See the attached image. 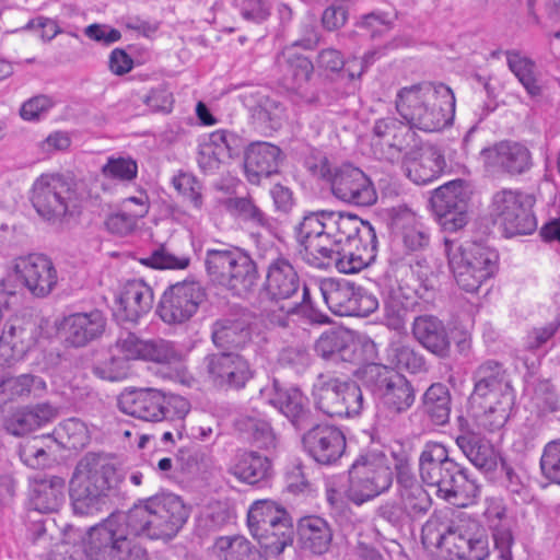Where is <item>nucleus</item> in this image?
<instances>
[{"mask_svg":"<svg viewBox=\"0 0 560 560\" xmlns=\"http://www.w3.org/2000/svg\"><path fill=\"white\" fill-rule=\"evenodd\" d=\"M206 361L209 375L221 386L241 389L254 376L247 360L234 352L211 354Z\"/></svg>","mask_w":560,"mask_h":560,"instance_id":"23","label":"nucleus"},{"mask_svg":"<svg viewBox=\"0 0 560 560\" xmlns=\"http://www.w3.org/2000/svg\"><path fill=\"white\" fill-rule=\"evenodd\" d=\"M121 412L147 422L184 420L190 402L183 396L154 387H131L122 390L117 399Z\"/></svg>","mask_w":560,"mask_h":560,"instance_id":"7","label":"nucleus"},{"mask_svg":"<svg viewBox=\"0 0 560 560\" xmlns=\"http://www.w3.org/2000/svg\"><path fill=\"white\" fill-rule=\"evenodd\" d=\"M57 415L56 407L42 402L13 411L7 417L4 427L12 435L21 436L51 422Z\"/></svg>","mask_w":560,"mask_h":560,"instance_id":"33","label":"nucleus"},{"mask_svg":"<svg viewBox=\"0 0 560 560\" xmlns=\"http://www.w3.org/2000/svg\"><path fill=\"white\" fill-rule=\"evenodd\" d=\"M514 396L511 386H499L497 389H486L481 386L470 396L471 407L480 424L493 432L501 429L510 417Z\"/></svg>","mask_w":560,"mask_h":560,"instance_id":"19","label":"nucleus"},{"mask_svg":"<svg viewBox=\"0 0 560 560\" xmlns=\"http://www.w3.org/2000/svg\"><path fill=\"white\" fill-rule=\"evenodd\" d=\"M412 335L427 350L440 358H446L451 350V340L445 325L436 316L420 315L413 319Z\"/></svg>","mask_w":560,"mask_h":560,"instance_id":"32","label":"nucleus"},{"mask_svg":"<svg viewBox=\"0 0 560 560\" xmlns=\"http://www.w3.org/2000/svg\"><path fill=\"white\" fill-rule=\"evenodd\" d=\"M106 328V318L102 312L74 313L65 318L66 341L73 347H84L100 338Z\"/></svg>","mask_w":560,"mask_h":560,"instance_id":"30","label":"nucleus"},{"mask_svg":"<svg viewBox=\"0 0 560 560\" xmlns=\"http://www.w3.org/2000/svg\"><path fill=\"white\" fill-rule=\"evenodd\" d=\"M392 226L396 237L409 253L423 250L430 243L428 229L407 206L393 208Z\"/></svg>","mask_w":560,"mask_h":560,"instance_id":"27","label":"nucleus"},{"mask_svg":"<svg viewBox=\"0 0 560 560\" xmlns=\"http://www.w3.org/2000/svg\"><path fill=\"white\" fill-rule=\"evenodd\" d=\"M412 305V296H408L402 288H392L384 300L383 324L396 331L404 330Z\"/></svg>","mask_w":560,"mask_h":560,"instance_id":"40","label":"nucleus"},{"mask_svg":"<svg viewBox=\"0 0 560 560\" xmlns=\"http://www.w3.org/2000/svg\"><path fill=\"white\" fill-rule=\"evenodd\" d=\"M419 471L423 483L435 494L456 506H467L479 493V487L459 464L450 457L441 443L429 442L419 457Z\"/></svg>","mask_w":560,"mask_h":560,"instance_id":"3","label":"nucleus"},{"mask_svg":"<svg viewBox=\"0 0 560 560\" xmlns=\"http://www.w3.org/2000/svg\"><path fill=\"white\" fill-rule=\"evenodd\" d=\"M153 305V291L143 280L128 281L116 300L114 315L119 322L136 323Z\"/></svg>","mask_w":560,"mask_h":560,"instance_id":"24","label":"nucleus"},{"mask_svg":"<svg viewBox=\"0 0 560 560\" xmlns=\"http://www.w3.org/2000/svg\"><path fill=\"white\" fill-rule=\"evenodd\" d=\"M65 489L66 481L63 478L47 476L35 481L31 503L38 512H56L65 501Z\"/></svg>","mask_w":560,"mask_h":560,"instance_id":"38","label":"nucleus"},{"mask_svg":"<svg viewBox=\"0 0 560 560\" xmlns=\"http://www.w3.org/2000/svg\"><path fill=\"white\" fill-rule=\"evenodd\" d=\"M355 285L351 282H322L319 290L329 310L340 316H349Z\"/></svg>","mask_w":560,"mask_h":560,"instance_id":"43","label":"nucleus"},{"mask_svg":"<svg viewBox=\"0 0 560 560\" xmlns=\"http://www.w3.org/2000/svg\"><path fill=\"white\" fill-rule=\"evenodd\" d=\"M189 509L174 493H159L133 505L127 513H112L90 528L85 544L89 560H140L137 537L171 539L184 526Z\"/></svg>","mask_w":560,"mask_h":560,"instance_id":"1","label":"nucleus"},{"mask_svg":"<svg viewBox=\"0 0 560 560\" xmlns=\"http://www.w3.org/2000/svg\"><path fill=\"white\" fill-rule=\"evenodd\" d=\"M16 281L36 299L47 298L57 287L58 271L52 260L44 254H28L11 262Z\"/></svg>","mask_w":560,"mask_h":560,"instance_id":"15","label":"nucleus"},{"mask_svg":"<svg viewBox=\"0 0 560 560\" xmlns=\"http://www.w3.org/2000/svg\"><path fill=\"white\" fill-rule=\"evenodd\" d=\"M271 463L267 456L254 451H240L229 468V472L243 482L255 485L269 477Z\"/></svg>","mask_w":560,"mask_h":560,"instance_id":"36","label":"nucleus"},{"mask_svg":"<svg viewBox=\"0 0 560 560\" xmlns=\"http://www.w3.org/2000/svg\"><path fill=\"white\" fill-rule=\"evenodd\" d=\"M269 398L270 405L278 409L295 429H305L313 424V412L308 398L296 387L282 388L277 382Z\"/></svg>","mask_w":560,"mask_h":560,"instance_id":"25","label":"nucleus"},{"mask_svg":"<svg viewBox=\"0 0 560 560\" xmlns=\"http://www.w3.org/2000/svg\"><path fill=\"white\" fill-rule=\"evenodd\" d=\"M469 198V186L463 179L451 180L433 191L430 203L445 230L457 231L466 225Z\"/></svg>","mask_w":560,"mask_h":560,"instance_id":"17","label":"nucleus"},{"mask_svg":"<svg viewBox=\"0 0 560 560\" xmlns=\"http://www.w3.org/2000/svg\"><path fill=\"white\" fill-rule=\"evenodd\" d=\"M203 264L209 280L234 295L245 296L257 287V265L238 247L219 244L217 247L207 248Z\"/></svg>","mask_w":560,"mask_h":560,"instance_id":"6","label":"nucleus"},{"mask_svg":"<svg viewBox=\"0 0 560 560\" xmlns=\"http://www.w3.org/2000/svg\"><path fill=\"white\" fill-rule=\"evenodd\" d=\"M144 217V206L140 211L125 209L108 214L104 221L105 229L115 235L125 236L135 231L138 220Z\"/></svg>","mask_w":560,"mask_h":560,"instance_id":"55","label":"nucleus"},{"mask_svg":"<svg viewBox=\"0 0 560 560\" xmlns=\"http://www.w3.org/2000/svg\"><path fill=\"white\" fill-rule=\"evenodd\" d=\"M445 253L456 283L466 292H476L498 268L497 252L480 243L445 238Z\"/></svg>","mask_w":560,"mask_h":560,"instance_id":"8","label":"nucleus"},{"mask_svg":"<svg viewBox=\"0 0 560 560\" xmlns=\"http://www.w3.org/2000/svg\"><path fill=\"white\" fill-rule=\"evenodd\" d=\"M456 444L469 462L483 472L493 471L498 465L497 454L489 442L468 430H462Z\"/></svg>","mask_w":560,"mask_h":560,"instance_id":"35","label":"nucleus"},{"mask_svg":"<svg viewBox=\"0 0 560 560\" xmlns=\"http://www.w3.org/2000/svg\"><path fill=\"white\" fill-rule=\"evenodd\" d=\"M144 341L145 340L140 339L136 334L124 330L118 335L112 350L122 355L128 362L130 360H142Z\"/></svg>","mask_w":560,"mask_h":560,"instance_id":"61","label":"nucleus"},{"mask_svg":"<svg viewBox=\"0 0 560 560\" xmlns=\"http://www.w3.org/2000/svg\"><path fill=\"white\" fill-rule=\"evenodd\" d=\"M388 361L399 370L418 373L424 368V360L412 347L395 342L387 349Z\"/></svg>","mask_w":560,"mask_h":560,"instance_id":"51","label":"nucleus"},{"mask_svg":"<svg viewBox=\"0 0 560 560\" xmlns=\"http://www.w3.org/2000/svg\"><path fill=\"white\" fill-rule=\"evenodd\" d=\"M278 65L287 71L298 84L299 89L302 83H306L313 73V63L305 56L298 55L292 50H287L277 59Z\"/></svg>","mask_w":560,"mask_h":560,"instance_id":"52","label":"nucleus"},{"mask_svg":"<svg viewBox=\"0 0 560 560\" xmlns=\"http://www.w3.org/2000/svg\"><path fill=\"white\" fill-rule=\"evenodd\" d=\"M39 335V325L32 315L11 317L0 335V357L4 362L22 359L35 346Z\"/></svg>","mask_w":560,"mask_h":560,"instance_id":"21","label":"nucleus"},{"mask_svg":"<svg viewBox=\"0 0 560 560\" xmlns=\"http://www.w3.org/2000/svg\"><path fill=\"white\" fill-rule=\"evenodd\" d=\"M237 428L257 447L270 448L275 446L276 436L267 421L253 417H243L237 421Z\"/></svg>","mask_w":560,"mask_h":560,"instance_id":"50","label":"nucleus"},{"mask_svg":"<svg viewBox=\"0 0 560 560\" xmlns=\"http://www.w3.org/2000/svg\"><path fill=\"white\" fill-rule=\"evenodd\" d=\"M300 287V277L287 258L279 256L270 261L264 290L271 300L290 299L298 294Z\"/></svg>","mask_w":560,"mask_h":560,"instance_id":"28","label":"nucleus"},{"mask_svg":"<svg viewBox=\"0 0 560 560\" xmlns=\"http://www.w3.org/2000/svg\"><path fill=\"white\" fill-rule=\"evenodd\" d=\"M423 408L434 424L447 423L451 413V395L447 387L441 383L431 385L424 393Z\"/></svg>","mask_w":560,"mask_h":560,"instance_id":"44","label":"nucleus"},{"mask_svg":"<svg viewBox=\"0 0 560 560\" xmlns=\"http://www.w3.org/2000/svg\"><path fill=\"white\" fill-rule=\"evenodd\" d=\"M288 513L271 500H258L254 502L247 514V525L252 536L259 532H266L265 526H270L272 522L280 521Z\"/></svg>","mask_w":560,"mask_h":560,"instance_id":"46","label":"nucleus"},{"mask_svg":"<svg viewBox=\"0 0 560 560\" xmlns=\"http://www.w3.org/2000/svg\"><path fill=\"white\" fill-rule=\"evenodd\" d=\"M173 186L185 199H187L195 209L202 207L201 184L195 176L188 173H179L173 177Z\"/></svg>","mask_w":560,"mask_h":560,"instance_id":"60","label":"nucleus"},{"mask_svg":"<svg viewBox=\"0 0 560 560\" xmlns=\"http://www.w3.org/2000/svg\"><path fill=\"white\" fill-rule=\"evenodd\" d=\"M312 394L316 409L328 417H357L364 407L363 393L353 381L319 375Z\"/></svg>","mask_w":560,"mask_h":560,"instance_id":"10","label":"nucleus"},{"mask_svg":"<svg viewBox=\"0 0 560 560\" xmlns=\"http://www.w3.org/2000/svg\"><path fill=\"white\" fill-rule=\"evenodd\" d=\"M422 542L445 549L463 560H485L489 556V540L485 528L475 520L448 521L433 514L421 530Z\"/></svg>","mask_w":560,"mask_h":560,"instance_id":"4","label":"nucleus"},{"mask_svg":"<svg viewBox=\"0 0 560 560\" xmlns=\"http://www.w3.org/2000/svg\"><path fill=\"white\" fill-rule=\"evenodd\" d=\"M364 374L380 399V412L396 417L415 402L413 387L401 374L381 364L369 365Z\"/></svg>","mask_w":560,"mask_h":560,"instance_id":"14","label":"nucleus"},{"mask_svg":"<svg viewBox=\"0 0 560 560\" xmlns=\"http://www.w3.org/2000/svg\"><path fill=\"white\" fill-rule=\"evenodd\" d=\"M205 300L206 291L199 282H177L163 293L158 313L166 324H184L197 313Z\"/></svg>","mask_w":560,"mask_h":560,"instance_id":"16","label":"nucleus"},{"mask_svg":"<svg viewBox=\"0 0 560 560\" xmlns=\"http://www.w3.org/2000/svg\"><path fill=\"white\" fill-rule=\"evenodd\" d=\"M144 262L156 269H185L189 266L190 258L187 256H176L162 247L154 250Z\"/></svg>","mask_w":560,"mask_h":560,"instance_id":"64","label":"nucleus"},{"mask_svg":"<svg viewBox=\"0 0 560 560\" xmlns=\"http://www.w3.org/2000/svg\"><path fill=\"white\" fill-rule=\"evenodd\" d=\"M115 467L100 455L86 454L77 464L72 474L69 494L74 514L94 515L102 511L113 490Z\"/></svg>","mask_w":560,"mask_h":560,"instance_id":"5","label":"nucleus"},{"mask_svg":"<svg viewBox=\"0 0 560 560\" xmlns=\"http://www.w3.org/2000/svg\"><path fill=\"white\" fill-rule=\"evenodd\" d=\"M327 228L330 235L336 237L341 246H349L361 241H369L376 237L374 228L368 221L361 220L358 215L342 212H329L327 215Z\"/></svg>","mask_w":560,"mask_h":560,"instance_id":"31","label":"nucleus"},{"mask_svg":"<svg viewBox=\"0 0 560 560\" xmlns=\"http://www.w3.org/2000/svg\"><path fill=\"white\" fill-rule=\"evenodd\" d=\"M508 66L530 96L541 94V88L535 74L536 65L533 60L518 52H508Z\"/></svg>","mask_w":560,"mask_h":560,"instance_id":"49","label":"nucleus"},{"mask_svg":"<svg viewBox=\"0 0 560 560\" xmlns=\"http://www.w3.org/2000/svg\"><path fill=\"white\" fill-rule=\"evenodd\" d=\"M300 542L303 549L322 555L326 552L332 539L328 523L319 516H306L298 525Z\"/></svg>","mask_w":560,"mask_h":560,"instance_id":"39","label":"nucleus"},{"mask_svg":"<svg viewBox=\"0 0 560 560\" xmlns=\"http://www.w3.org/2000/svg\"><path fill=\"white\" fill-rule=\"evenodd\" d=\"M342 250L336 237L325 230L304 247V259L313 267L324 269L332 266L336 255Z\"/></svg>","mask_w":560,"mask_h":560,"instance_id":"41","label":"nucleus"},{"mask_svg":"<svg viewBox=\"0 0 560 560\" xmlns=\"http://www.w3.org/2000/svg\"><path fill=\"white\" fill-rule=\"evenodd\" d=\"M540 470L547 480L560 485V439L545 445L540 457Z\"/></svg>","mask_w":560,"mask_h":560,"instance_id":"58","label":"nucleus"},{"mask_svg":"<svg viewBox=\"0 0 560 560\" xmlns=\"http://www.w3.org/2000/svg\"><path fill=\"white\" fill-rule=\"evenodd\" d=\"M92 371L94 375L102 380L110 382L121 381L128 376L129 362L122 355L115 352L109 358L96 363Z\"/></svg>","mask_w":560,"mask_h":560,"instance_id":"57","label":"nucleus"},{"mask_svg":"<svg viewBox=\"0 0 560 560\" xmlns=\"http://www.w3.org/2000/svg\"><path fill=\"white\" fill-rule=\"evenodd\" d=\"M302 435V445L307 455L320 465H334L347 447L346 435L337 425L329 423L311 424Z\"/></svg>","mask_w":560,"mask_h":560,"instance_id":"20","label":"nucleus"},{"mask_svg":"<svg viewBox=\"0 0 560 560\" xmlns=\"http://www.w3.org/2000/svg\"><path fill=\"white\" fill-rule=\"evenodd\" d=\"M142 360L155 363H172L180 359L179 351L172 341L156 338L144 341Z\"/></svg>","mask_w":560,"mask_h":560,"instance_id":"54","label":"nucleus"},{"mask_svg":"<svg viewBox=\"0 0 560 560\" xmlns=\"http://www.w3.org/2000/svg\"><path fill=\"white\" fill-rule=\"evenodd\" d=\"M332 266L342 273H354L369 266L376 257L377 237H372L368 242L361 241L349 246H341Z\"/></svg>","mask_w":560,"mask_h":560,"instance_id":"37","label":"nucleus"},{"mask_svg":"<svg viewBox=\"0 0 560 560\" xmlns=\"http://www.w3.org/2000/svg\"><path fill=\"white\" fill-rule=\"evenodd\" d=\"M405 154V173L417 185L431 183L446 166L444 155L433 145H425L416 152L408 151Z\"/></svg>","mask_w":560,"mask_h":560,"instance_id":"26","label":"nucleus"},{"mask_svg":"<svg viewBox=\"0 0 560 560\" xmlns=\"http://www.w3.org/2000/svg\"><path fill=\"white\" fill-rule=\"evenodd\" d=\"M348 499L361 505L383 492L393 483V470L389 458L381 452L361 455L349 469Z\"/></svg>","mask_w":560,"mask_h":560,"instance_id":"9","label":"nucleus"},{"mask_svg":"<svg viewBox=\"0 0 560 560\" xmlns=\"http://www.w3.org/2000/svg\"><path fill=\"white\" fill-rule=\"evenodd\" d=\"M475 388L485 386L486 389H497L499 386H511L505 377L504 370L497 361H486L475 372Z\"/></svg>","mask_w":560,"mask_h":560,"instance_id":"56","label":"nucleus"},{"mask_svg":"<svg viewBox=\"0 0 560 560\" xmlns=\"http://www.w3.org/2000/svg\"><path fill=\"white\" fill-rule=\"evenodd\" d=\"M534 198L521 190L503 188L491 200L490 214L506 236L527 235L537 228Z\"/></svg>","mask_w":560,"mask_h":560,"instance_id":"11","label":"nucleus"},{"mask_svg":"<svg viewBox=\"0 0 560 560\" xmlns=\"http://www.w3.org/2000/svg\"><path fill=\"white\" fill-rule=\"evenodd\" d=\"M480 158L488 170L521 175L532 165V153L523 143L502 140L481 150Z\"/></svg>","mask_w":560,"mask_h":560,"instance_id":"22","label":"nucleus"},{"mask_svg":"<svg viewBox=\"0 0 560 560\" xmlns=\"http://www.w3.org/2000/svg\"><path fill=\"white\" fill-rule=\"evenodd\" d=\"M31 201L45 220L57 222L78 210L77 192L61 176L44 174L33 184Z\"/></svg>","mask_w":560,"mask_h":560,"instance_id":"12","label":"nucleus"},{"mask_svg":"<svg viewBox=\"0 0 560 560\" xmlns=\"http://www.w3.org/2000/svg\"><path fill=\"white\" fill-rule=\"evenodd\" d=\"M319 174L328 182L332 196L341 202L357 207H370L377 200L371 178L352 164L330 168L325 160Z\"/></svg>","mask_w":560,"mask_h":560,"instance_id":"13","label":"nucleus"},{"mask_svg":"<svg viewBox=\"0 0 560 560\" xmlns=\"http://www.w3.org/2000/svg\"><path fill=\"white\" fill-rule=\"evenodd\" d=\"M399 494L404 509L410 520L422 516L431 506L428 492L419 483L408 466H400L397 472Z\"/></svg>","mask_w":560,"mask_h":560,"instance_id":"34","label":"nucleus"},{"mask_svg":"<svg viewBox=\"0 0 560 560\" xmlns=\"http://www.w3.org/2000/svg\"><path fill=\"white\" fill-rule=\"evenodd\" d=\"M215 548L222 553L223 560H268L245 537H220Z\"/></svg>","mask_w":560,"mask_h":560,"instance_id":"48","label":"nucleus"},{"mask_svg":"<svg viewBox=\"0 0 560 560\" xmlns=\"http://www.w3.org/2000/svg\"><path fill=\"white\" fill-rule=\"evenodd\" d=\"M59 435L66 439L69 448H80L88 442V430L79 419H67L59 428Z\"/></svg>","mask_w":560,"mask_h":560,"instance_id":"63","label":"nucleus"},{"mask_svg":"<svg viewBox=\"0 0 560 560\" xmlns=\"http://www.w3.org/2000/svg\"><path fill=\"white\" fill-rule=\"evenodd\" d=\"M105 177L118 180H132L138 173L137 163L130 158H110L102 167Z\"/></svg>","mask_w":560,"mask_h":560,"instance_id":"62","label":"nucleus"},{"mask_svg":"<svg viewBox=\"0 0 560 560\" xmlns=\"http://www.w3.org/2000/svg\"><path fill=\"white\" fill-rule=\"evenodd\" d=\"M329 212L320 211L305 215L299 224L298 240L305 247L310 241L317 237L327 228V215Z\"/></svg>","mask_w":560,"mask_h":560,"instance_id":"59","label":"nucleus"},{"mask_svg":"<svg viewBox=\"0 0 560 560\" xmlns=\"http://www.w3.org/2000/svg\"><path fill=\"white\" fill-rule=\"evenodd\" d=\"M350 341V334L343 328H330L324 331L315 342V351L324 359L345 350Z\"/></svg>","mask_w":560,"mask_h":560,"instance_id":"53","label":"nucleus"},{"mask_svg":"<svg viewBox=\"0 0 560 560\" xmlns=\"http://www.w3.org/2000/svg\"><path fill=\"white\" fill-rule=\"evenodd\" d=\"M264 528L266 532H259L254 538L271 553H281L293 541L294 530L288 514Z\"/></svg>","mask_w":560,"mask_h":560,"instance_id":"42","label":"nucleus"},{"mask_svg":"<svg viewBox=\"0 0 560 560\" xmlns=\"http://www.w3.org/2000/svg\"><path fill=\"white\" fill-rule=\"evenodd\" d=\"M281 150L269 142L252 143L245 152L244 168L247 180L258 185L262 178L278 173Z\"/></svg>","mask_w":560,"mask_h":560,"instance_id":"29","label":"nucleus"},{"mask_svg":"<svg viewBox=\"0 0 560 560\" xmlns=\"http://www.w3.org/2000/svg\"><path fill=\"white\" fill-rule=\"evenodd\" d=\"M250 338V328L241 320L217 322L212 332L213 342L221 348H243Z\"/></svg>","mask_w":560,"mask_h":560,"instance_id":"45","label":"nucleus"},{"mask_svg":"<svg viewBox=\"0 0 560 560\" xmlns=\"http://www.w3.org/2000/svg\"><path fill=\"white\" fill-rule=\"evenodd\" d=\"M1 388L9 399L14 400L30 396H40L46 390V383L42 377L21 374L2 380Z\"/></svg>","mask_w":560,"mask_h":560,"instance_id":"47","label":"nucleus"},{"mask_svg":"<svg viewBox=\"0 0 560 560\" xmlns=\"http://www.w3.org/2000/svg\"><path fill=\"white\" fill-rule=\"evenodd\" d=\"M395 105L411 129L433 132L452 122L455 96L443 83L422 82L400 89Z\"/></svg>","mask_w":560,"mask_h":560,"instance_id":"2","label":"nucleus"},{"mask_svg":"<svg viewBox=\"0 0 560 560\" xmlns=\"http://www.w3.org/2000/svg\"><path fill=\"white\" fill-rule=\"evenodd\" d=\"M373 148L380 160L394 162L402 153H408L416 147V133L405 121L395 117L380 118L373 126Z\"/></svg>","mask_w":560,"mask_h":560,"instance_id":"18","label":"nucleus"}]
</instances>
